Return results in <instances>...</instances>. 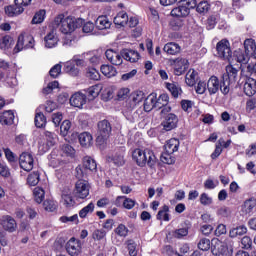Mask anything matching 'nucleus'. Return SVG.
<instances>
[{"label":"nucleus","instance_id":"f257e3e1","mask_svg":"<svg viewBox=\"0 0 256 256\" xmlns=\"http://www.w3.org/2000/svg\"><path fill=\"white\" fill-rule=\"evenodd\" d=\"M54 27H59L61 33L67 35L73 33L75 29L83 26V19H75L71 16L65 17L64 14H59L53 21Z\"/></svg>","mask_w":256,"mask_h":256},{"label":"nucleus","instance_id":"f03ea898","mask_svg":"<svg viewBox=\"0 0 256 256\" xmlns=\"http://www.w3.org/2000/svg\"><path fill=\"white\" fill-rule=\"evenodd\" d=\"M132 159L133 162L138 165V167H145V165H148V167H155V163H157V157L155 156V153L153 150L149 149H134L132 151Z\"/></svg>","mask_w":256,"mask_h":256},{"label":"nucleus","instance_id":"7ed1b4c3","mask_svg":"<svg viewBox=\"0 0 256 256\" xmlns=\"http://www.w3.org/2000/svg\"><path fill=\"white\" fill-rule=\"evenodd\" d=\"M239 75V70L233 67V65L226 66V73L222 75V95H229L231 91V85L237 83V76Z\"/></svg>","mask_w":256,"mask_h":256},{"label":"nucleus","instance_id":"20e7f679","mask_svg":"<svg viewBox=\"0 0 256 256\" xmlns=\"http://www.w3.org/2000/svg\"><path fill=\"white\" fill-rule=\"evenodd\" d=\"M98 132H97V143H105L106 139H109L111 135V131H113V127L111 126V122L109 120L104 119L98 122L97 124Z\"/></svg>","mask_w":256,"mask_h":256},{"label":"nucleus","instance_id":"39448f33","mask_svg":"<svg viewBox=\"0 0 256 256\" xmlns=\"http://www.w3.org/2000/svg\"><path fill=\"white\" fill-rule=\"evenodd\" d=\"M217 55L220 59H224V61L231 62L233 59V52L231 51V44L229 40L222 39L216 45Z\"/></svg>","mask_w":256,"mask_h":256},{"label":"nucleus","instance_id":"423d86ee","mask_svg":"<svg viewBox=\"0 0 256 256\" xmlns=\"http://www.w3.org/2000/svg\"><path fill=\"white\" fill-rule=\"evenodd\" d=\"M14 6H6L5 13L8 17H15V15H21L25 11V7L31 5V0H14Z\"/></svg>","mask_w":256,"mask_h":256},{"label":"nucleus","instance_id":"0eeeda50","mask_svg":"<svg viewBox=\"0 0 256 256\" xmlns=\"http://www.w3.org/2000/svg\"><path fill=\"white\" fill-rule=\"evenodd\" d=\"M35 45V39L33 36L29 34H21L18 37L17 44L14 48L15 53H19V51H23V49H33Z\"/></svg>","mask_w":256,"mask_h":256},{"label":"nucleus","instance_id":"6e6552de","mask_svg":"<svg viewBox=\"0 0 256 256\" xmlns=\"http://www.w3.org/2000/svg\"><path fill=\"white\" fill-rule=\"evenodd\" d=\"M74 195L76 199H87L89 197V182L78 180L75 184Z\"/></svg>","mask_w":256,"mask_h":256},{"label":"nucleus","instance_id":"1a4fd4ad","mask_svg":"<svg viewBox=\"0 0 256 256\" xmlns=\"http://www.w3.org/2000/svg\"><path fill=\"white\" fill-rule=\"evenodd\" d=\"M225 86H223V78L219 80L217 76H211L207 82V89L209 95H215L219 92V89L221 93H223V89Z\"/></svg>","mask_w":256,"mask_h":256},{"label":"nucleus","instance_id":"9d476101","mask_svg":"<svg viewBox=\"0 0 256 256\" xmlns=\"http://www.w3.org/2000/svg\"><path fill=\"white\" fill-rule=\"evenodd\" d=\"M65 247L67 253L71 256L81 255V251L83 249L81 240L76 239L75 237L70 238Z\"/></svg>","mask_w":256,"mask_h":256},{"label":"nucleus","instance_id":"9b49d317","mask_svg":"<svg viewBox=\"0 0 256 256\" xmlns=\"http://www.w3.org/2000/svg\"><path fill=\"white\" fill-rule=\"evenodd\" d=\"M143 99H145V93H143V91L133 92L126 101L128 111H133V109H135Z\"/></svg>","mask_w":256,"mask_h":256},{"label":"nucleus","instance_id":"f8f14e48","mask_svg":"<svg viewBox=\"0 0 256 256\" xmlns=\"http://www.w3.org/2000/svg\"><path fill=\"white\" fill-rule=\"evenodd\" d=\"M19 163L21 169L24 171H32L33 170V155L29 152H24L19 157Z\"/></svg>","mask_w":256,"mask_h":256},{"label":"nucleus","instance_id":"ddd939ff","mask_svg":"<svg viewBox=\"0 0 256 256\" xmlns=\"http://www.w3.org/2000/svg\"><path fill=\"white\" fill-rule=\"evenodd\" d=\"M228 251H229V248L227 247V245L223 241H221L219 239H213L212 240V254L213 255L227 256Z\"/></svg>","mask_w":256,"mask_h":256},{"label":"nucleus","instance_id":"4468645a","mask_svg":"<svg viewBox=\"0 0 256 256\" xmlns=\"http://www.w3.org/2000/svg\"><path fill=\"white\" fill-rule=\"evenodd\" d=\"M177 123H179L177 115L170 113L165 116L162 126L164 127V131H173L177 127Z\"/></svg>","mask_w":256,"mask_h":256},{"label":"nucleus","instance_id":"2eb2a0df","mask_svg":"<svg viewBox=\"0 0 256 256\" xmlns=\"http://www.w3.org/2000/svg\"><path fill=\"white\" fill-rule=\"evenodd\" d=\"M106 59L112 64V65H123V56L119 54V52H115L113 49H108L105 52Z\"/></svg>","mask_w":256,"mask_h":256},{"label":"nucleus","instance_id":"dca6fc26","mask_svg":"<svg viewBox=\"0 0 256 256\" xmlns=\"http://www.w3.org/2000/svg\"><path fill=\"white\" fill-rule=\"evenodd\" d=\"M85 103H87V96L83 93L77 92L70 98V105H72V107H78V109H81Z\"/></svg>","mask_w":256,"mask_h":256},{"label":"nucleus","instance_id":"f3484780","mask_svg":"<svg viewBox=\"0 0 256 256\" xmlns=\"http://www.w3.org/2000/svg\"><path fill=\"white\" fill-rule=\"evenodd\" d=\"M1 225L5 231H9V233H13L17 230V221L15 218L11 216H4L2 218Z\"/></svg>","mask_w":256,"mask_h":256},{"label":"nucleus","instance_id":"a211bd4d","mask_svg":"<svg viewBox=\"0 0 256 256\" xmlns=\"http://www.w3.org/2000/svg\"><path fill=\"white\" fill-rule=\"evenodd\" d=\"M122 59H125V61H129L130 63H137L139 59L141 58V55L139 52L131 49H124L121 51Z\"/></svg>","mask_w":256,"mask_h":256},{"label":"nucleus","instance_id":"6ab92c4d","mask_svg":"<svg viewBox=\"0 0 256 256\" xmlns=\"http://www.w3.org/2000/svg\"><path fill=\"white\" fill-rule=\"evenodd\" d=\"M187 69H189V60L185 58H180L175 61V65H174L175 75H178V76L183 75V73H185Z\"/></svg>","mask_w":256,"mask_h":256},{"label":"nucleus","instance_id":"aec40b11","mask_svg":"<svg viewBox=\"0 0 256 256\" xmlns=\"http://www.w3.org/2000/svg\"><path fill=\"white\" fill-rule=\"evenodd\" d=\"M102 89L103 88L101 87V85L96 84L84 90L86 93L84 95L86 96V99H88V101H93L94 99H96V97H99V93H101Z\"/></svg>","mask_w":256,"mask_h":256},{"label":"nucleus","instance_id":"412c9836","mask_svg":"<svg viewBox=\"0 0 256 256\" xmlns=\"http://www.w3.org/2000/svg\"><path fill=\"white\" fill-rule=\"evenodd\" d=\"M243 89L247 97H253L256 93V80L253 78H247Z\"/></svg>","mask_w":256,"mask_h":256},{"label":"nucleus","instance_id":"4be33fe9","mask_svg":"<svg viewBox=\"0 0 256 256\" xmlns=\"http://www.w3.org/2000/svg\"><path fill=\"white\" fill-rule=\"evenodd\" d=\"M151 95L154 96L155 109H161L165 107V105H169V95L161 94L158 98L156 93H151Z\"/></svg>","mask_w":256,"mask_h":256},{"label":"nucleus","instance_id":"5701e85b","mask_svg":"<svg viewBox=\"0 0 256 256\" xmlns=\"http://www.w3.org/2000/svg\"><path fill=\"white\" fill-rule=\"evenodd\" d=\"M44 41L45 47H47V49H53V47H57V43H59V37H57V33L52 31L45 36Z\"/></svg>","mask_w":256,"mask_h":256},{"label":"nucleus","instance_id":"b1692460","mask_svg":"<svg viewBox=\"0 0 256 256\" xmlns=\"http://www.w3.org/2000/svg\"><path fill=\"white\" fill-rule=\"evenodd\" d=\"M244 49L245 53L248 54V56L253 57V59H256V43L253 39H246L244 41Z\"/></svg>","mask_w":256,"mask_h":256},{"label":"nucleus","instance_id":"393cba45","mask_svg":"<svg viewBox=\"0 0 256 256\" xmlns=\"http://www.w3.org/2000/svg\"><path fill=\"white\" fill-rule=\"evenodd\" d=\"M189 13H191L182 3L170 12V15L172 17H177V18H185L189 17Z\"/></svg>","mask_w":256,"mask_h":256},{"label":"nucleus","instance_id":"a878e982","mask_svg":"<svg viewBox=\"0 0 256 256\" xmlns=\"http://www.w3.org/2000/svg\"><path fill=\"white\" fill-rule=\"evenodd\" d=\"M13 121H15V114L13 111L8 110L0 113L1 125H13Z\"/></svg>","mask_w":256,"mask_h":256},{"label":"nucleus","instance_id":"bb28decb","mask_svg":"<svg viewBox=\"0 0 256 256\" xmlns=\"http://www.w3.org/2000/svg\"><path fill=\"white\" fill-rule=\"evenodd\" d=\"M242 209L246 215H252V213H255L256 199L252 197V198H249L246 201H244Z\"/></svg>","mask_w":256,"mask_h":256},{"label":"nucleus","instance_id":"cd10ccee","mask_svg":"<svg viewBox=\"0 0 256 256\" xmlns=\"http://www.w3.org/2000/svg\"><path fill=\"white\" fill-rule=\"evenodd\" d=\"M179 145H180L179 139L171 138L164 145V149L167 153H172V154L177 153V151H179Z\"/></svg>","mask_w":256,"mask_h":256},{"label":"nucleus","instance_id":"c85d7f7f","mask_svg":"<svg viewBox=\"0 0 256 256\" xmlns=\"http://www.w3.org/2000/svg\"><path fill=\"white\" fill-rule=\"evenodd\" d=\"M251 56L249 54H246L245 51L238 49L234 51L233 59L237 61V63H242L243 65H247L249 63V59Z\"/></svg>","mask_w":256,"mask_h":256},{"label":"nucleus","instance_id":"c756f323","mask_svg":"<svg viewBox=\"0 0 256 256\" xmlns=\"http://www.w3.org/2000/svg\"><path fill=\"white\" fill-rule=\"evenodd\" d=\"M163 51L167 53V55H178V53H181V46L177 43L169 42L164 45Z\"/></svg>","mask_w":256,"mask_h":256},{"label":"nucleus","instance_id":"7c9ffc66","mask_svg":"<svg viewBox=\"0 0 256 256\" xmlns=\"http://www.w3.org/2000/svg\"><path fill=\"white\" fill-rule=\"evenodd\" d=\"M108 163H113L115 167H123L125 165V158L121 152H116L113 156L107 158Z\"/></svg>","mask_w":256,"mask_h":256},{"label":"nucleus","instance_id":"2f4dec72","mask_svg":"<svg viewBox=\"0 0 256 256\" xmlns=\"http://www.w3.org/2000/svg\"><path fill=\"white\" fill-rule=\"evenodd\" d=\"M79 143L82 147H91L93 136L89 132H83L78 136Z\"/></svg>","mask_w":256,"mask_h":256},{"label":"nucleus","instance_id":"473e14b6","mask_svg":"<svg viewBox=\"0 0 256 256\" xmlns=\"http://www.w3.org/2000/svg\"><path fill=\"white\" fill-rule=\"evenodd\" d=\"M129 21V15H127V12L121 11L119 12L116 17L114 18V23L118 27H125Z\"/></svg>","mask_w":256,"mask_h":256},{"label":"nucleus","instance_id":"72a5a7b5","mask_svg":"<svg viewBox=\"0 0 256 256\" xmlns=\"http://www.w3.org/2000/svg\"><path fill=\"white\" fill-rule=\"evenodd\" d=\"M100 71L105 77H108V79H111V77H115L117 75V69L109 64H103L100 67Z\"/></svg>","mask_w":256,"mask_h":256},{"label":"nucleus","instance_id":"f704fd0d","mask_svg":"<svg viewBox=\"0 0 256 256\" xmlns=\"http://www.w3.org/2000/svg\"><path fill=\"white\" fill-rule=\"evenodd\" d=\"M96 27L100 31H103V29H109L111 27V21H109V18L107 16H99L96 19Z\"/></svg>","mask_w":256,"mask_h":256},{"label":"nucleus","instance_id":"c9c22d12","mask_svg":"<svg viewBox=\"0 0 256 256\" xmlns=\"http://www.w3.org/2000/svg\"><path fill=\"white\" fill-rule=\"evenodd\" d=\"M60 152L61 155L64 157H71L72 159L73 157H75V148H73V146H71L70 144L60 145Z\"/></svg>","mask_w":256,"mask_h":256},{"label":"nucleus","instance_id":"e433bc0d","mask_svg":"<svg viewBox=\"0 0 256 256\" xmlns=\"http://www.w3.org/2000/svg\"><path fill=\"white\" fill-rule=\"evenodd\" d=\"M166 88L171 93L172 97H174V99H177V97L183 93L181 87L175 83H166Z\"/></svg>","mask_w":256,"mask_h":256},{"label":"nucleus","instance_id":"4c0bfd02","mask_svg":"<svg viewBox=\"0 0 256 256\" xmlns=\"http://www.w3.org/2000/svg\"><path fill=\"white\" fill-rule=\"evenodd\" d=\"M86 77H87V79H90L91 81H100L101 80V74L94 67L86 68Z\"/></svg>","mask_w":256,"mask_h":256},{"label":"nucleus","instance_id":"58836bf2","mask_svg":"<svg viewBox=\"0 0 256 256\" xmlns=\"http://www.w3.org/2000/svg\"><path fill=\"white\" fill-rule=\"evenodd\" d=\"M83 167L88 171H97V162L93 158L86 156L83 159Z\"/></svg>","mask_w":256,"mask_h":256},{"label":"nucleus","instance_id":"ea45409f","mask_svg":"<svg viewBox=\"0 0 256 256\" xmlns=\"http://www.w3.org/2000/svg\"><path fill=\"white\" fill-rule=\"evenodd\" d=\"M64 71L71 77H77L79 75V68L75 67L73 62H66L64 65Z\"/></svg>","mask_w":256,"mask_h":256},{"label":"nucleus","instance_id":"a19ab883","mask_svg":"<svg viewBox=\"0 0 256 256\" xmlns=\"http://www.w3.org/2000/svg\"><path fill=\"white\" fill-rule=\"evenodd\" d=\"M121 199H124L123 201V207L125 209H133V207H135V200L131 199V198H127L126 196H118L116 199V205H119V203H121Z\"/></svg>","mask_w":256,"mask_h":256},{"label":"nucleus","instance_id":"79ce46f5","mask_svg":"<svg viewBox=\"0 0 256 256\" xmlns=\"http://www.w3.org/2000/svg\"><path fill=\"white\" fill-rule=\"evenodd\" d=\"M156 219L158 221H170L169 218V206L164 205L157 213Z\"/></svg>","mask_w":256,"mask_h":256},{"label":"nucleus","instance_id":"37998d69","mask_svg":"<svg viewBox=\"0 0 256 256\" xmlns=\"http://www.w3.org/2000/svg\"><path fill=\"white\" fill-rule=\"evenodd\" d=\"M34 123L38 129H41L47 125V118L43 112H38L35 115Z\"/></svg>","mask_w":256,"mask_h":256},{"label":"nucleus","instance_id":"c03bdc74","mask_svg":"<svg viewBox=\"0 0 256 256\" xmlns=\"http://www.w3.org/2000/svg\"><path fill=\"white\" fill-rule=\"evenodd\" d=\"M185 82L188 87H193L195 83H197V72L195 70L188 71L186 74Z\"/></svg>","mask_w":256,"mask_h":256},{"label":"nucleus","instance_id":"a18cd8bd","mask_svg":"<svg viewBox=\"0 0 256 256\" xmlns=\"http://www.w3.org/2000/svg\"><path fill=\"white\" fill-rule=\"evenodd\" d=\"M153 109H155V96L150 94L144 101V111L149 113L150 111H153Z\"/></svg>","mask_w":256,"mask_h":256},{"label":"nucleus","instance_id":"49530a36","mask_svg":"<svg viewBox=\"0 0 256 256\" xmlns=\"http://www.w3.org/2000/svg\"><path fill=\"white\" fill-rule=\"evenodd\" d=\"M245 233H247V227L245 225H241L231 229L229 232V236L232 238H235V237H238V235L239 236L245 235Z\"/></svg>","mask_w":256,"mask_h":256},{"label":"nucleus","instance_id":"de8ad7c7","mask_svg":"<svg viewBox=\"0 0 256 256\" xmlns=\"http://www.w3.org/2000/svg\"><path fill=\"white\" fill-rule=\"evenodd\" d=\"M40 181V174L39 171H34L31 174H29L27 178V183L31 187H35V185H38Z\"/></svg>","mask_w":256,"mask_h":256},{"label":"nucleus","instance_id":"09e8293b","mask_svg":"<svg viewBox=\"0 0 256 256\" xmlns=\"http://www.w3.org/2000/svg\"><path fill=\"white\" fill-rule=\"evenodd\" d=\"M93 211H95V204H93V202H90L87 206L79 211V217L81 219H85V217H87L89 213H93Z\"/></svg>","mask_w":256,"mask_h":256},{"label":"nucleus","instance_id":"8fccbe9b","mask_svg":"<svg viewBox=\"0 0 256 256\" xmlns=\"http://www.w3.org/2000/svg\"><path fill=\"white\" fill-rule=\"evenodd\" d=\"M33 195L36 203H43V199H45V190H43V188L36 187L33 191Z\"/></svg>","mask_w":256,"mask_h":256},{"label":"nucleus","instance_id":"3c124183","mask_svg":"<svg viewBox=\"0 0 256 256\" xmlns=\"http://www.w3.org/2000/svg\"><path fill=\"white\" fill-rule=\"evenodd\" d=\"M107 237V231L105 229H96L92 233V239L94 241H103Z\"/></svg>","mask_w":256,"mask_h":256},{"label":"nucleus","instance_id":"603ef678","mask_svg":"<svg viewBox=\"0 0 256 256\" xmlns=\"http://www.w3.org/2000/svg\"><path fill=\"white\" fill-rule=\"evenodd\" d=\"M116 235L118 237H122V239H125L129 235V228L125 226L124 224H119L118 227L115 229Z\"/></svg>","mask_w":256,"mask_h":256},{"label":"nucleus","instance_id":"864d4df0","mask_svg":"<svg viewBox=\"0 0 256 256\" xmlns=\"http://www.w3.org/2000/svg\"><path fill=\"white\" fill-rule=\"evenodd\" d=\"M189 235V227L178 228L173 232V237L175 239H183V237H187Z\"/></svg>","mask_w":256,"mask_h":256},{"label":"nucleus","instance_id":"5fc2aeb1","mask_svg":"<svg viewBox=\"0 0 256 256\" xmlns=\"http://www.w3.org/2000/svg\"><path fill=\"white\" fill-rule=\"evenodd\" d=\"M171 155H173V154L169 153L167 151L163 152L160 157V161H162L166 165H173V163H175V157H173Z\"/></svg>","mask_w":256,"mask_h":256},{"label":"nucleus","instance_id":"6e6d98bb","mask_svg":"<svg viewBox=\"0 0 256 256\" xmlns=\"http://www.w3.org/2000/svg\"><path fill=\"white\" fill-rule=\"evenodd\" d=\"M69 131H71V121L64 120L60 126V134L62 137H67V135H69Z\"/></svg>","mask_w":256,"mask_h":256},{"label":"nucleus","instance_id":"4d7b16f0","mask_svg":"<svg viewBox=\"0 0 256 256\" xmlns=\"http://www.w3.org/2000/svg\"><path fill=\"white\" fill-rule=\"evenodd\" d=\"M126 247L129 251L130 256H137V243L134 242L133 239H129L126 241Z\"/></svg>","mask_w":256,"mask_h":256},{"label":"nucleus","instance_id":"13d9d810","mask_svg":"<svg viewBox=\"0 0 256 256\" xmlns=\"http://www.w3.org/2000/svg\"><path fill=\"white\" fill-rule=\"evenodd\" d=\"M198 249H200V251H209V249H211V240L208 238H201L198 242Z\"/></svg>","mask_w":256,"mask_h":256},{"label":"nucleus","instance_id":"bf43d9fd","mask_svg":"<svg viewBox=\"0 0 256 256\" xmlns=\"http://www.w3.org/2000/svg\"><path fill=\"white\" fill-rule=\"evenodd\" d=\"M44 135L46 137L48 147H53L55 145V141L57 140V134L50 131H45Z\"/></svg>","mask_w":256,"mask_h":256},{"label":"nucleus","instance_id":"052dcab7","mask_svg":"<svg viewBox=\"0 0 256 256\" xmlns=\"http://www.w3.org/2000/svg\"><path fill=\"white\" fill-rule=\"evenodd\" d=\"M45 13V10L38 11L32 19V24L38 25L39 23H43L45 21Z\"/></svg>","mask_w":256,"mask_h":256},{"label":"nucleus","instance_id":"680f3d73","mask_svg":"<svg viewBox=\"0 0 256 256\" xmlns=\"http://www.w3.org/2000/svg\"><path fill=\"white\" fill-rule=\"evenodd\" d=\"M13 42V38L11 36L6 35L0 40V49H9L11 47V43Z\"/></svg>","mask_w":256,"mask_h":256},{"label":"nucleus","instance_id":"e2e57ef3","mask_svg":"<svg viewBox=\"0 0 256 256\" xmlns=\"http://www.w3.org/2000/svg\"><path fill=\"white\" fill-rule=\"evenodd\" d=\"M62 199L64 201L65 207H75V201L73 200V196L69 194H63Z\"/></svg>","mask_w":256,"mask_h":256},{"label":"nucleus","instance_id":"0e129e2a","mask_svg":"<svg viewBox=\"0 0 256 256\" xmlns=\"http://www.w3.org/2000/svg\"><path fill=\"white\" fill-rule=\"evenodd\" d=\"M43 207L45 211H49L50 213H53L55 209H57V205H55V202L53 200H46L43 202Z\"/></svg>","mask_w":256,"mask_h":256},{"label":"nucleus","instance_id":"69168bd1","mask_svg":"<svg viewBox=\"0 0 256 256\" xmlns=\"http://www.w3.org/2000/svg\"><path fill=\"white\" fill-rule=\"evenodd\" d=\"M170 27H171V29H173V31H179V29H181V27H183V20H181L179 18H175V19L171 20Z\"/></svg>","mask_w":256,"mask_h":256},{"label":"nucleus","instance_id":"338daca9","mask_svg":"<svg viewBox=\"0 0 256 256\" xmlns=\"http://www.w3.org/2000/svg\"><path fill=\"white\" fill-rule=\"evenodd\" d=\"M61 64H56L54 65L50 71H49V75L53 77V79H57L58 75H61Z\"/></svg>","mask_w":256,"mask_h":256},{"label":"nucleus","instance_id":"774afa93","mask_svg":"<svg viewBox=\"0 0 256 256\" xmlns=\"http://www.w3.org/2000/svg\"><path fill=\"white\" fill-rule=\"evenodd\" d=\"M200 203L201 205H211L213 203V198L207 193H202L200 195Z\"/></svg>","mask_w":256,"mask_h":256}]
</instances>
